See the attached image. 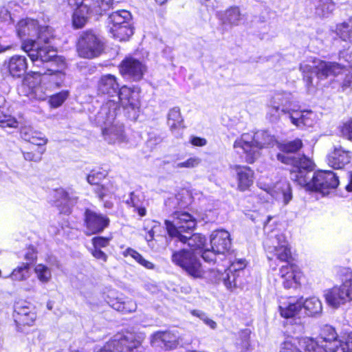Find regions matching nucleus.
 I'll return each instance as SVG.
<instances>
[{
  "mask_svg": "<svg viewBox=\"0 0 352 352\" xmlns=\"http://www.w3.org/2000/svg\"><path fill=\"white\" fill-rule=\"evenodd\" d=\"M278 158L286 163H296L297 170L292 172V179L307 190L317 191L325 195L339 184L338 176L332 171L313 173V163L307 157L294 160L287 156L278 155Z\"/></svg>",
  "mask_w": 352,
  "mask_h": 352,
  "instance_id": "f257e3e1",
  "label": "nucleus"
},
{
  "mask_svg": "<svg viewBox=\"0 0 352 352\" xmlns=\"http://www.w3.org/2000/svg\"><path fill=\"white\" fill-rule=\"evenodd\" d=\"M118 111V103L107 100L96 116V122L102 126L104 138L109 144L126 146L131 143L124 133V126L116 121Z\"/></svg>",
  "mask_w": 352,
  "mask_h": 352,
  "instance_id": "f03ea898",
  "label": "nucleus"
},
{
  "mask_svg": "<svg viewBox=\"0 0 352 352\" xmlns=\"http://www.w3.org/2000/svg\"><path fill=\"white\" fill-rule=\"evenodd\" d=\"M276 143L274 135L261 131L254 135L242 134L234 141L233 147L238 153H243L246 162L252 164L260 156L263 148L273 146Z\"/></svg>",
  "mask_w": 352,
  "mask_h": 352,
  "instance_id": "7ed1b4c3",
  "label": "nucleus"
},
{
  "mask_svg": "<svg viewBox=\"0 0 352 352\" xmlns=\"http://www.w3.org/2000/svg\"><path fill=\"white\" fill-rule=\"evenodd\" d=\"M303 80L307 87L313 85V74H316L320 80H324L331 76H337L346 72L351 73V69H346L336 62H327L314 59L311 62H304L300 65Z\"/></svg>",
  "mask_w": 352,
  "mask_h": 352,
  "instance_id": "20e7f679",
  "label": "nucleus"
},
{
  "mask_svg": "<svg viewBox=\"0 0 352 352\" xmlns=\"http://www.w3.org/2000/svg\"><path fill=\"white\" fill-rule=\"evenodd\" d=\"M300 347L307 352H337L342 346L336 329L324 326L317 340L311 338H302L299 340Z\"/></svg>",
  "mask_w": 352,
  "mask_h": 352,
  "instance_id": "39448f33",
  "label": "nucleus"
},
{
  "mask_svg": "<svg viewBox=\"0 0 352 352\" xmlns=\"http://www.w3.org/2000/svg\"><path fill=\"white\" fill-rule=\"evenodd\" d=\"M271 219L272 217H268L263 225V230L267 234L264 243L265 248L279 261L289 262L292 258L290 244L283 233L272 228V225L270 224Z\"/></svg>",
  "mask_w": 352,
  "mask_h": 352,
  "instance_id": "423d86ee",
  "label": "nucleus"
},
{
  "mask_svg": "<svg viewBox=\"0 0 352 352\" xmlns=\"http://www.w3.org/2000/svg\"><path fill=\"white\" fill-rule=\"evenodd\" d=\"M170 218L164 221L168 234L170 237L185 243L186 236L183 235L182 232L192 231L197 225L196 219L188 212L179 211L173 212Z\"/></svg>",
  "mask_w": 352,
  "mask_h": 352,
  "instance_id": "0eeeda50",
  "label": "nucleus"
},
{
  "mask_svg": "<svg viewBox=\"0 0 352 352\" xmlns=\"http://www.w3.org/2000/svg\"><path fill=\"white\" fill-rule=\"evenodd\" d=\"M17 36L21 40V45L28 41L47 42L52 36L47 26L40 25L36 20L24 19L19 21L16 26Z\"/></svg>",
  "mask_w": 352,
  "mask_h": 352,
  "instance_id": "6e6552de",
  "label": "nucleus"
},
{
  "mask_svg": "<svg viewBox=\"0 0 352 352\" xmlns=\"http://www.w3.org/2000/svg\"><path fill=\"white\" fill-rule=\"evenodd\" d=\"M143 337L131 333H118L100 348L96 347L94 352H133L140 347Z\"/></svg>",
  "mask_w": 352,
  "mask_h": 352,
  "instance_id": "1a4fd4ad",
  "label": "nucleus"
},
{
  "mask_svg": "<svg viewBox=\"0 0 352 352\" xmlns=\"http://www.w3.org/2000/svg\"><path fill=\"white\" fill-rule=\"evenodd\" d=\"M48 41L47 42L28 41L21 45V49L28 54L34 65L38 61L42 63L51 60L53 63L56 62L60 58L56 56V52L47 45Z\"/></svg>",
  "mask_w": 352,
  "mask_h": 352,
  "instance_id": "9d476101",
  "label": "nucleus"
},
{
  "mask_svg": "<svg viewBox=\"0 0 352 352\" xmlns=\"http://www.w3.org/2000/svg\"><path fill=\"white\" fill-rule=\"evenodd\" d=\"M104 50L102 38L93 31H86L79 37L77 50L79 56L85 58L98 56Z\"/></svg>",
  "mask_w": 352,
  "mask_h": 352,
  "instance_id": "9b49d317",
  "label": "nucleus"
},
{
  "mask_svg": "<svg viewBox=\"0 0 352 352\" xmlns=\"http://www.w3.org/2000/svg\"><path fill=\"white\" fill-rule=\"evenodd\" d=\"M172 261L194 278H201L204 275V271L199 261L190 251L184 250L174 252L172 256Z\"/></svg>",
  "mask_w": 352,
  "mask_h": 352,
  "instance_id": "f8f14e48",
  "label": "nucleus"
},
{
  "mask_svg": "<svg viewBox=\"0 0 352 352\" xmlns=\"http://www.w3.org/2000/svg\"><path fill=\"white\" fill-rule=\"evenodd\" d=\"M14 322L21 331L25 326H32L37 318L35 307L27 302L18 303L13 315Z\"/></svg>",
  "mask_w": 352,
  "mask_h": 352,
  "instance_id": "ddd939ff",
  "label": "nucleus"
},
{
  "mask_svg": "<svg viewBox=\"0 0 352 352\" xmlns=\"http://www.w3.org/2000/svg\"><path fill=\"white\" fill-rule=\"evenodd\" d=\"M115 99H109V100H114L124 108H130L132 109H138L140 107V89L138 87H129L126 85L121 87L117 94Z\"/></svg>",
  "mask_w": 352,
  "mask_h": 352,
  "instance_id": "4468645a",
  "label": "nucleus"
},
{
  "mask_svg": "<svg viewBox=\"0 0 352 352\" xmlns=\"http://www.w3.org/2000/svg\"><path fill=\"white\" fill-rule=\"evenodd\" d=\"M146 71V65L138 59L132 57L126 58L120 66V74L134 81L141 80Z\"/></svg>",
  "mask_w": 352,
  "mask_h": 352,
  "instance_id": "2eb2a0df",
  "label": "nucleus"
},
{
  "mask_svg": "<svg viewBox=\"0 0 352 352\" xmlns=\"http://www.w3.org/2000/svg\"><path fill=\"white\" fill-rule=\"evenodd\" d=\"M85 233L91 235L102 232L109 224V219L102 214L91 210L85 213Z\"/></svg>",
  "mask_w": 352,
  "mask_h": 352,
  "instance_id": "dca6fc26",
  "label": "nucleus"
},
{
  "mask_svg": "<svg viewBox=\"0 0 352 352\" xmlns=\"http://www.w3.org/2000/svg\"><path fill=\"white\" fill-rule=\"evenodd\" d=\"M98 95L107 96L109 98L117 96L120 89L117 78L112 74L102 75L96 86Z\"/></svg>",
  "mask_w": 352,
  "mask_h": 352,
  "instance_id": "f3484780",
  "label": "nucleus"
},
{
  "mask_svg": "<svg viewBox=\"0 0 352 352\" xmlns=\"http://www.w3.org/2000/svg\"><path fill=\"white\" fill-rule=\"evenodd\" d=\"M211 248L219 254H224L231 246L230 234L226 230L214 231L210 236Z\"/></svg>",
  "mask_w": 352,
  "mask_h": 352,
  "instance_id": "a211bd4d",
  "label": "nucleus"
},
{
  "mask_svg": "<svg viewBox=\"0 0 352 352\" xmlns=\"http://www.w3.org/2000/svg\"><path fill=\"white\" fill-rule=\"evenodd\" d=\"M280 276L284 287L289 289L300 283L302 274L296 265H285L280 267Z\"/></svg>",
  "mask_w": 352,
  "mask_h": 352,
  "instance_id": "6ab92c4d",
  "label": "nucleus"
},
{
  "mask_svg": "<svg viewBox=\"0 0 352 352\" xmlns=\"http://www.w3.org/2000/svg\"><path fill=\"white\" fill-rule=\"evenodd\" d=\"M231 169L236 175L237 189L240 191H245L254 182V172L246 166L233 165Z\"/></svg>",
  "mask_w": 352,
  "mask_h": 352,
  "instance_id": "aec40b11",
  "label": "nucleus"
},
{
  "mask_svg": "<svg viewBox=\"0 0 352 352\" xmlns=\"http://www.w3.org/2000/svg\"><path fill=\"white\" fill-rule=\"evenodd\" d=\"M10 75L13 78H21L28 69V59L21 55H14L5 63Z\"/></svg>",
  "mask_w": 352,
  "mask_h": 352,
  "instance_id": "412c9836",
  "label": "nucleus"
},
{
  "mask_svg": "<svg viewBox=\"0 0 352 352\" xmlns=\"http://www.w3.org/2000/svg\"><path fill=\"white\" fill-rule=\"evenodd\" d=\"M324 298L327 304L333 309H338L349 302L340 284L325 290Z\"/></svg>",
  "mask_w": 352,
  "mask_h": 352,
  "instance_id": "4be33fe9",
  "label": "nucleus"
},
{
  "mask_svg": "<svg viewBox=\"0 0 352 352\" xmlns=\"http://www.w3.org/2000/svg\"><path fill=\"white\" fill-rule=\"evenodd\" d=\"M302 308V298L295 299L294 298H283L279 304L280 316L285 318H290L296 316Z\"/></svg>",
  "mask_w": 352,
  "mask_h": 352,
  "instance_id": "5701e85b",
  "label": "nucleus"
},
{
  "mask_svg": "<svg viewBox=\"0 0 352 352\" xmlns=\"http://www.w3.org/2000/svg\"><path fill=\"white\" fill-rule=\"evenodd\" d=\"M151 344L154 347L172 349L177 345V336L169 331L157 332L151 336Z\"/></svg>",
  "mask_w": 352,
  "mask_h": 352,
  "instance_id": "b1692460",
  "label": "nucleus"
},
{
  "mask_svg": "<svg viewBox=\"0 0 352 352\" xmlns=\"http://www.w3.org/2000/svg\"><path fill=\"white\" fill-rule=\"evenodd\" d=\"M350 153L342 149V147L335 148L327 156L329 166L335 169H341L351 161Z\"/></svg>",
  "mask_w": 352,
  "mask_h": 352,
  "instance_id": "393cba45",
  "label": "nucleus"
},
{
  "mask_svg": "<svg viewBox=\"0 0 352 352\" xmlns=\"http://www.w3.org/2000/svg\"><path fill=\"white\" fill-rule=\"evenodd\" d=\"M269 192L277 200L287 204L292 199V192L290 184L286 180L278 182L272 188H269Z\"/></svg>",
  "mask_w": 352,
  "mask_h": 352,
  "instance_id": "a878e982",
  "label": "nucleus"
},
{
  "mask_svg": "<svg viewBox=\"0 0 352 352\" xmlns=\"http://www.w3.org/2000/svg\"><path fill=\"white\" fill-rule=\"evenodd\" d=\"M302 146V141L300 139H296L293 141L288 142L287 143L283 144L280 146V149L283 152V153H278L277 155V160L281 162L282 163H284L285 164H290L292 165V169L290 171V177L292 178V172L294 171V170H297L296 168L295 162H289L286 163L285 162H283L278 158V155H284L289 157V158L294 160H300L302 157H306L305 156H302L299 157H295L292 156L290 153H294L298 151Z\"/></svg>",
  "mask_w": 352,
  "mask_h": 352,
  "instance_id": "bb28decb",
  "label": "nucleus"
},
{
  "mask_svg": "<svg viewBox=\"0 0 352 352\" xmlns=\"http://www.w3.org/2000/svg\"><path fill=\"white\" fill-rule=\"evenodd\" d=\"M58 67L59 69H48L47 72H45V82L47 81L50 82L49 88L50 89L59 87L64 80L65 74L63 72V70L65 67V64L63 60L60 61Z\"/></svg>",
  "mask_w": 352,
  "mask_h": 352,
  "instance_id": "cd10ccee",
  "label": "nucleus"
},
{
  "mask_svg": "<svg viewBox=\"0 0 352 352\" xmlns=\"http://www.w3.org/2000/svg\"><path fill=\"white\" fill-rule=\"evenodd\" d=\"M20 133L24 140L37 146H45L47 143V139L41 132L34 131L31 127L21 129Z\"/></svg>",
  "mask_w": 352,
  "mask_h": 352,
  "instance_id": "c85d7f7f",
  "label": "nucleus"
},
{
  "mask_svg": "<svg viewBox=\"0 0 352 352\" xmlns=\"http://www.w3.org/2000/svg\"><path fill=\"white\" fill-rule=\"evenodd\" d=\"M88 5L86 2H82L74 10L72 16V23L75 28H81L87 23L89 13Z\"/></svg>",
  "mask_w": 352,
  "mask_h": 352,
  "instance_id": "c756f323",
  "label": "nucleus"
},
{
  "mask_svg": "<svg viewBox=\"0 0 352 352\" xmlns=\"http://www.w3.org/2000/svg\"><path fill=\"white\" fill-rule=\"evenodd\" d=\"M218 18L224 25H237L241 20L240 10L237 7H231L219 13Z\"/></svg>",
  "mask_w": 352,
  "mask_h": 352,
  "instance_id": "7c9ffc66",
  "label": "nucleus"
},
{
  "mask_svg": "<svg viewBox=\"0 0 352 352\" xmlns=\"http://www.w3.org/2000/svg\"><path fill=\"white\" fill-rule=\"evenodd\" d=\"M109 305L115 310L124 314L132 313L137 309L135 302L132 300H122L120 298H110L108 300Z\"/></svg>",
  "mask_w": 352,
  "mask_h": 352,
  "instance_id": "2f4dec72",
  "label": "nucleus"
},
{
  "mask_svg": "<svg viewBox=\"0 0 352 352\" xmlns=\"http://www.w3.org/2000/svg\"><path fill=\"white\" fill-rule=\"evenodd\" d=\"M270 100L278 105L281 109L282 113H284L289 108L294 105V98L291 93L277 92L274 94Z\"/></svg>",
  "mask_w": 352,
  "mask_h": 352,
  "instance_id": "473e14b6",
  "label": "nucleus"
},
{
  "mask_svg": "<svg viewBox=\"0 0 352 352\" xmlns=\"http://www.w3.org/2000/svg\"><path fill=\"white\" fill-rule=\"evenodd\" d=\"M167 118V124L173 133L184 127V119L179 107H173L170 109Z\"/></svg>",
  "mask_w": 352,
  "mask_h": 352,
  "instance_id": "72a5a7b5",
  "label": "nucleus"
},
{
  "mask_svg": "<svg viewBox=\"0 0 352 352\" xmlns=\"http://www.w3.org/2000/svg\"><path fill=\"white\" fill-rule=\"evenodd\" d=\"M302 307L305 314L309 316H316L320 315L322 311V305L320 300L312 296L305 300L302 299Z\"/></svg>",
  "mask_w": 352,
  "mask_h": 352,
  "instance_id": "f704fd0d",
  "label": "nucleus"
},
{
  "mask_svg": "<svg viewBox=\"0 0 352 352\" xmlns=\"http://www.w3.org/2000/svg\"><path fill=\"white\" fill-rule=\"evenodd\" d=\"M45 72H41V71L29 72L25 74L23 79L22 86L28 87V91H30L31 89L40 85L41 82H45Z\"/></svg>",
  "mask_w": 352,
  "mask_h": 352,
  "instance_id": "c9c22d12",
  "label": "nucleus"
},
{
  "mask_svg": "<svg viewBox=\"0 0 352 352\" xmlns=\"http://www.w3.org/2000/svg\"><path fill=\"white\" fill-rule=\"evenodd\" d=\"M162 230V228L160 224L155 223L151 229L145 234V239L149 247L155 250H158L160 247L156 246L155 241H162L166 240V237L160 234Z\"/></svg>",
  "mask_w": 352,
  "mask_h": 352,
  "instance_id": "e433bc0d",
  "label": "nucleus"
},
{
  "mask_svg": "<svg viewBox=\"0 0 352 352\" xmlns=\"http://www.w3.org/2000/svg\"><path fill=\"white\" fill-rule=\"evenodd\" d=\"M131 20V13L125 10L112 12L108 18L109 26L122 25L130 23Z\"/></svg>",
  "mask_w": 352,
  "mask_h": 352,
  "instance_id": "4c0bfd02",
  "label": "nucleus"
},
{
  "mask_svg": "<svg viewBox=\"0 0 352 352\" xmlns=\"http://www.w3.org/2000/svg\"><path fill=\"white\" fill-rule=\"evenodd\" d=\"M109 30L113 37L119 41L128 40L133 34V28L130 23L118 26H110Z\"/></svg>",
  "mask_w": 352,
  "mask_h": 352,
  "instance_id": "58836bf2",
  "label": "nucleus"
},
{
  "mask_svg": "<svg viewBox=\"0 0 352 352\" xmlns=\"http://www.w3.org/2000/svg\"><path fill=\"white\" fill-rule=\"evenodd\" d=\"M4 102V98L3 97L0 98V126L16 129L19 126V122L14 117L6 112L7 109L3 106Z\"/></svg>",
  "mask_w": 352,
  "mask_h": 352,
  "instance_id": "ea45409f",
  "label": "nucleus"
},
{
  "mask_svg": "<svg viewBox=\"0 0 352 352\" xmlns=\"http://www.w3.org/2000/svg\"><path fill=\"white\" fill-rule=\"evenodd\" d=\"M88 5L89 13L101 14L107 10L113 3V0H85Z\"/></svg>",
  "mask_w": 352,
  "mask_h": 352,
  "instance_id": "a19ab883",
  "label": "nucleus"
},
{
  "mask_svg": "<svg viewBox=\"0 0 352 352\" xmlns=\"http://www.w3.org/2000/svg\"><path fill=\"white\" fill-rule=\"evenodd\" d=\"M36 277L42 284H47L52 278V270L43 263H38L34 267Z\"/></svg>",
  "mask_w": 352,
  "mask_h": 352,
  "instance_id": "79ce46f5",
  "label": "nucleus"
},
{
  "mask_svg": "<svg viewBox=\"0 0 352 352\" xmlns=\"http://www.w3.org/2000/svg\"><path fill=\"white\" fill-rule=\"evenodd\" d=\"M30 268L28 263H23L14 268L8 277L14 281L25 280L30 276Z\"/></svg>",
  "mask_w": 352,
  "mask_h": 352,
  "instance_id": "37998d69",
  "label": "nucleus"
},
{
  "mask_svg": "<svg viewBox=\"0 0 352 352\" xmlns=\"http://www.w3.org/2000/svg\"><path fill=\"white\" fill-rule=\"evenodd\" d=\"M336 34L342 40L352 42V19L347 22L338 24L336 27Z\"/></svg>",
  "mask_w": 352,
  "mask_h": 352,
  "instance_id": "c03bdc74",
  "label": "nucleus"
},
{
  "mask_svg": "<svg viewBox=\"0 0 352 352\" xmlns=\"http://www.w3.org/2000/svg\"><path fill=\"white\" fill-rule=\"evenodd\" d=\"M142 196L140 193H135L134 192L130 194V197L126 200V204L128 205L131 206L136 210L138 212V214L140 217H144L146 215V210L144 207L142 206Z\"/></svg>",
  "mask_w": 352,
  "mask_h": 352,
  "instance_id": "a18cd8bd",
  "label": "nucleus"
},
{
  "mask_svg": "<svg viewBox=\"0 0 352 352\" xmlns=\"http://www.w3.org/2000/svg\"><path fill=\"white\" fill-rule=\"evenodd\" d=\"M206 241V239L205 236L200 234H195L190 237L188 238L186 236V241L184 243H188L192 250H199L200 253L205 248Z\"/></svg>",
  "mask_w": 352,
  "mask_h": 352,
  "instance_id": "49530a36",
  "label": "nucleus"
},
{
  "mask_svg": "<svg viewBox=\"0 0 352 352\" xmlns=\"http://www.w3.org/2000/svg\"><path fill=\"white\" fill-rule=\"evenodd\" d=\"M123 255L124 256H131L133 258L137 263H138L142 266L144 267L148 270L154 269V264L151 262L146 260L140 253L132 248H127L124 252Z\"/></svg>",
  "mask_w": 352,
  "mask_h": 352,
  "instance_id": "de8ad7c7",
  "label": "nucleus"
},
{
  "mask_svg": "<svg viewBox=\"0 0 352 352\" xmlns=\"http://www.w3.org/2000/svg\"><path fill=\"white\" fill-rule=\"evenodd\" d=\"M316 14L320 16H325L331 13L335 8L334 3L331 0H316Z\"/></svg>",
  "mask_w": 352,
  "mask_h": 352,
  "instance_id": "09e8293b",
  "label": "nucleus"
},
{
  "mask_svg": "<svg viewBox=\"0 0 352 352\" xmlns=\"http://www.w3.org/2000/svg\"><path fill=\"white\" fill-rule=\"evenodd\" d=\"M55 193V196L58 199L57 202H60V204L72 205L77 199L76 193L69 192L62 188L56 190ZM57 205H58V203H57Z\"/></svg>",
  "mask_w": 352,
  "mask_h": 352,
  "instance_id": "8fccbe9b",
  "label": "nucleus"
},
{
  "mask_svg": "<svg viewBox=\"0 0 352 352\" xmlns=\"http://www.w3.org/2000/svg\"><path fill=\"white\" fill-rule=\"evenodd\" d=\"M47 91L48 87H45L44 84H40L30 91H25V95L32 98L43 101L46 100L48 96L49 91Z\"/></svg>",
  "mask_w": 352,
  "mask_h": 352,
  "instance_id": "3c124183",
  "label": "nucleus"
},
{
  "mask_svg": "<svg viewBox=\"0 0 352 352\" xmlns=\"http://www.w3.org/2000/svg\"><path fill=\"white\" fill-rule=\"evenodd\" d=\"M45 151L44 146H37L35 149L32 148L30 151H23V155L26 161L38 162L41 160L42 155Z\"/></svg>",
  "mask_w": 352,
  "mask_h": 352,
  "instance_id": "603ef678",
  "label": "nucleus"
},
{
  "mask_svg": "<svg viewBox=\"0 0 352 352\" xmlns=\"http://www.w3.org/2000/svg\"><path fill=\"white\" fill-rule=\"evenodd\" d=\"M340 285L348 301H352V272L342 278Z\"/></svg>",
  "mask_w": 352,
  "mask_h": 352,
  "instance_id": "864d4df0",
  "label": "nucleus"
},
{
  "mask_svg": "<svg viewBox=\"0 0 352 352\" xmlns=\"http://www.w3.org/2000/svg\"><path fill=\"white\" fill-rule=\"evenodd\" d=\"M281 113H283L280 107L270 100L267 108V118L271 122H276L280 120Z\"/></svg>",
  "mask_w": 352,
  "mask_h": 352,
  "instance_id": "5fc2aeb1",
  "label": "nucleus"
},
{
  "mask_svg": "<svg viewBox=\"0 0 352 352\" xmlns=\"http://www.w3.org/2000/svg\"><path fill=\"white\" fill-rule=\"evenodd\" d=\"M68 96V91H62L51 96L49 99V104L52 108H58L63 104Z\"/></svg>",
  "mask_w": 352,
  "mask_h": 352,
  "instance_id": "6e6d98bb",
  "label": "nucleus"
},
{
  "mask_svg": "<svg viewBox=\"0 0 352 352\" xmlns=\"http://www.w3.org/2000/svg\"><path fill=\"white\" fill-rule=\"evenodd\" d=\"M288 116L292 124L298 127L300 125V120H301V116L302 115V111H300L296 109V107L294 104L288 109L287 111L284 113Z\"/></svg>",
  "mask_w": 352,
  "mask_h": 352,
  "instance_id": "4d7b16f0",
  "label": "nucleus"
},
{
  "mask_svg": "<svg viewBox=\"0 0 352 352\" xmlns=\"http://www.w3.org/2000/svg\"><path fill=\"white\" fill-rule=\"evenodd\" d=\"M316 120V114L311 111H302L301 116V120H300V125L298 128L302 126H311Z\"/></svg>",
  "mask_w": 352,
  "mask_h": 352,
  "instance_id": "13d9d810",
  "label": "nucleus"
},
{
  "mask_svg": "<svg viewBox=\"0 0 352 352\" xmlns=\"http://www.w3.org/2000/svg\"><path fill=\"white\" fill-rule=\"evenodd\" d=\"M95 192L100 199H103L104 197L109 196L114 193L115 188L112 183L109 182L104 185L96 186Z\"/></svg>",
  "mask_w": 352,
  "mask_h": 352,
  "instance_id": "bf43d9fd",
  "label": "nucleus"
},
{
  "mask_svg": "<svg viewBox=\"0 0 352 352\" xmlns=\"http://www.w3.org/2000/svg\"><path fill=\"white\" fill-rule=\"evenodd\" d=\"M237 352H250L252 349L250 343L249 336L245 334L236 343Z\"/></svg>",
  "mask_w": 352,
  "mask_h": 352,
  "instance_id": "052dcab7",
  "label": "nucleus"
},
{
  "mask_svg": "<svg viewBox=\"0 0 352 352\" xmlns=\"http://www.w3.org/2000/svg\"><path fill=\"white\" fill-rule=\"evenodd\" d=\"M201 159L197 157H190L187 160L183 162L177 163L175 165V168H191L197 167L201 163Z\"/></svg>",
  "mask_w": 352,
  "mask_h": 352,
  "instance_id": "680f3d73",
  "label": "nucleus"
},
{
  "mask_svg": "<svg viewBox=\"0 0 352 352\" xmlns=\"http://www.w3.org/2000/svg\"><path fill=\"white\" fill-rule=\"evenodd\" d=\"M106 177V173L103 172H91L87 177V182L91 185H97Z\"/></svg>",
  "mask_w": 352,
  "mask_h": 352,
  "instance_id": "e2e57ef3",
  "label": "nucleus"
},
{
  "mask_svg": "<svg viewBox=\"0 0 352 352\" xmlns=\"http://www.w3.org/2000/svg\"><path fill=\"white\" fill-rule=\"evenodd\" d=\"M110 239L104 237H94L92 239V243L94 248L100 249L101 248L107 247L109 243Z\"/></svg>",
  "mask_w": 352,
  "mask_h": 352,
  "instance_id": "0e129e2a",
  "label": "nucleus"
},
{
  "mask_svg": "<svg viewBox=\"0 0 352 352\" xmlns=\"http://www.w3.org/2000/svg\"><path fill=\"white\" fill-rule=\"evenodd\" d=\"M342 133L348 140L352 141V119L344 123L342 127Z\"/></svg>",
  "mask_w": 352,
  "mask_h": 352,
  "instance_id": "69168bd1",
  "label": "nucleus"
},
{
  "mask_svg": "<svg viewBox=\"0 0 352 352\" xmlns=\"http://www.w3.org/2000/svg\"><path fill=\"white\" fill-rule=\"evenodd\" d=\"M201 253V256L203 259L208 263L213 262L215 259V256L217 254H219L217 252H214V251L212 249H204Z\"/></svg>",
  "mask_w": 352,
  "mask_h": 352,
  "instance_id": "338daca9",
  "label": "nucleus"
},
{
  "mask_svg": "<svg viewBox=\"0 0 352 352\" xmlns=\"http://www.w3.org/2000/svg\"><path fill=\"white\" fill-rule=\"evenodd\" d=\"M340 349L342 352H352V333L349 334L344 342L342 341Z\"/></svg>",
  "mask_w": 352,
  "mask_h": 352,
  "instance_id": "774afa93",
  "label": "nucleus"
}]
</instances>
